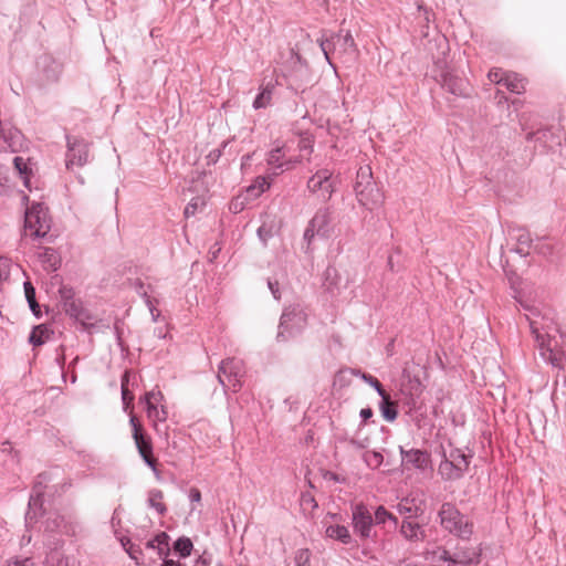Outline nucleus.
Wrapping results in <instances>:
<instances>
[{"label": "nucleus", "instance_id": "32", "mask_svg": "<svg viewBox=\"0 0 566 566\" xmlns=\"http://www.w3.org/2000/svg\"><path fill=\"white\" fill-rule=\"evenodd\" d=\"M375 521L377 524H382L389 521L394 526L397 525V518L382 506L377 507L375 511Z\"/></svg>", "mask_w": 566, "mask_h": 566}, {"label": "nucleus", "instance_id": "30", "mask_svg": "<svg viewBox=\"0 0 566 566\" xmlns=\"http://www.w3.org/2000/svg\"><path fill=\"white\" fill-rule=\"evenodd\" d=\"M175 551L179 553L181 557H187L191 554L192 542L188 537H180L175 543Z\"/></svg>", "mask_w": 566, "mask_h": 566}, {"label": "nucleus", "instance_id": "42", "mask_svg": "<svg viewBox=\"0 0 566 566\" xmlns=\"http://www.w3.org/2000/svg\"><path fill=\"white\" fill-rule=\"evenodd\" d=\"M4 566H35V564L30 558H14L8 560Z\"/></svg>", "mask_w": 566, "mask_h": 566}, {"label": "nucleus", "instance_id": "37", "mask_svg": "<svg viewBox=\"0 0 566 566\" xmlns=\"http://www.w3.org/2000/svg\"><path fill=\"white\" fill-rule=\"evenodd\" d=\"M276 222L274 219L270 220V224L264 221L263 224L259 228L258 233L262 240H266L274 230H276Z\"/></svg>", "mask_w": 566, "mask_h": 566}, {"label": "nucleus", "instance_id": "26", "mask_svg": "<svg viewBox=\"0 0 566 566\" xmlns=\"http://www.w3.org/2000/svg\"><path fill=\"white\" fill-rule=\"evenodd\" d=\"M292 566H316L308 549L302 548L295 552Z\"/></svg>", "mask_w": 566, "mask_h": 566}, {"label": "nucleus", "instance_id": "24", "mask_svg": "<svg viewBox=\"0 0 566 566\" xmlns=\"http://www.w3.org/2000/svg\"><path fill=\"white\" fill-rule=\"evenodd\" d=\"M51 332L45 325L35 326L30 335V343L34 346L44 344L50 339Z\"/></svg>", "mask_w": 566, "mask_h": 566}, {"label": "nucleus", "instance_id": "20", "mask_svg": "<svg viewBox=\"0 0 566 566\" xmlns=\"http://www.w3.org/2000/svg\"><path fill=\"white\" fill-rule=\"evenodd\" d=\"M271 186V179L268 177H258L255 181L245 190L247 196L252 200L268 190Z\"/></svg>", "mask_w": 566, "mask_h": 566}, {"label": "nucleus", "instance_id": "23", "mask_svg": "<svg viewBox=\"0 0 566 566\" xmlns=\"http://www.w3.org/2000/svg\"><path fill=\"white\" fill-rule=\"evenodd\" d=\"M503 85L511 92L521 94L525 90V84L523 78H521L517 74L506 73Z\"/></svg>", "mask_w": 566, "mask_h": 566}, {"label": "nucleus", "instance_id": "12", "mask_svg": "<svg viewBox=\"0 0 566 566\" xmlns=\"http://www.w3.org/2000/svg\"><path fill=\"white\" fill-rule=\"evenodd\" d=\"M371 515L363 505H356L353 510V525L361 537H369L371 531Z\"/></svg>", "mask_w": 566, "mask_h": 566}, {"label": "nucleus", "instance_id": "43", "mask_svg": "<svg viewBox=\"0 0 566 566\" xmlns=\"http://www.w3.org/2000/svg\"><path fill=\"white\" fill-rule=\"evenodd\" d=\"M321 48H322V50H323V52H324V55H325V57H326L327 62L333 66V64H332V62H331V57H329V54H331V51H332V49H331V42H329L328 40H326V41H322V42H321Z\"/></svg>", "mask_w": 566, "mask_h": 566}, {"label": "nucleus", "instance_id": "49", "mask_svg": "<svg viewBox=\"0 0 566 566\" xmlns=\"http://www.w3.org/2000/svg\"><path fill=\"white\" fill-rule=\"evenodd\" d=\"M2 266H3V262H2V261H0V280L2 279V275H3V269H2Z\"/></svg>", "mask_w": 566, "mask_h": 566}, {"label": "nucleus", "instance_id": "45", "mask_svg": "<svg viewBox=\"0 0 566 566\" xmlns=\"http://www.w3.org/2000/svg\"><path fill=\"white\" fill-rule=\"evenodd\" d=\"M373 416V410L370 408H364L360 410V417L364 421L368 420Z\"/></svg>", "mask_w": 566, "mask_h": 566}, {"label": "nucleus", "instance_id": "8", "mask_svg": "<svg viewBox=\"0 0 566 566\" xmlns=\"http://www.w3.org/2000/svg\"><path fill=\"white\" fill-rule=\"evenodd\" d=\"M129 423L133 429V438L135 440L136 447L138 449L139 454L146 462V464L153 469L154 472L157 473L155 467V459L151 457L153 448L148 438L145 437L142 430V424L136 418V416L130 415Z\"/></svg>", "mask_w": 566, "mask_h": 566}, {"label": "nucleus", "instance_id": "14", "mask_svg": "<svg viewBox=\"0 0 566 566\" xmlns=\"http://www.w3.org/2000/svg\"><path fill=\"white\" fill-rule=\"evenodd\" d=\"M305 324V315L302 312L291 311L282 315L281 327L286 331L301 329Z\"/></svg>", "mask_w": 566, "mask_h": 566}, {"label": "nucleus", "instance_id": "6", "mask_svg": "<svg viewBox=\"0 0 566 566\" xmlns=\"http://www.w3.org/2000/svg\"><path fill=\"white\" fill-rule=\"evenodd\" d=\"M337 178L333 171L323 168L317 170L307 182L310 192L322 201L328 200L335 191Z\"/></svg>", "mask_w": 566, "mask_h": 566}, {"label": "nucleus", "instance_id": "13", "mask_svg": "<svg viewBox=\"0 0 566 566\" xmlns=\"http://www.w3.org/2000/svg\"><path fill=\"white\" fill-rule=\"evenodd\" d=\"M402 455V464L406 467H413L420 470H424L429 465V455L420 450L405 451L400 449Z\"/></svg>", "mask_w": 566, "mask_h": 566}, {"label": "nucleus", "instance_id": "40", "mask_svg": "<svg viewBox=\"0 0 566 566\" xmlns=\"http://www.w3.org/2000/svg\"><path fill=\"white\" fill-rule=\"evenodd\" d=\"M505 75H506V73L503 72L501 69H492L489 72L488 77H489L490 82H492V83L503 84Z\"/></svg>", "mask_w": 566, "mask_h": 566}, {"label": "nucleus", "instance_id": "18", "mask_svg": "<svg viewBox=\"0 0 566 566\" xmlns=\"http://www.w3.org/2000/svg\"><path fill=\"white\" fill-rule=\"evenodd\" d=\"M439 473L447 480H455L463 475L464 472L458 471V467L451 461V459L444 452V459L439 465Z\"/></svg>", "mask_w": 566, "mask_h": 566}, {"label": "nucleus", "instance_id": "27", "mask_svg": "<svg viewBox=\"0 0 566 566\" xmlns=\"http://www.w3.org/2000/svg\"><path fill=\"white\" fill-rule=\"evenodd\" d=\"M380 397L382 398V402H381V406H380V410H381L382 417L387 421L395 420L396 417H397V410H396L395 405L390 401V398H389V396L387 394L384 395V396H380Z\"/></svg>", "mask_w": 566, "mask_h": 566}, {"label": "nucleus", "instance_id": "29", "mask_svg": "<svg viewBox=\"0 0 566 566\" xmlns=\"http://www.w3.org/2000/svg\"><path fill=\"white\" fill-rule=\"evenodd\" d=\"M427 559H430L431 562H448L449 564L464 560L460 557L452 559L448 552L442 548H438L437 551L428 553Z\"/></svg>", "mask_w": 566, "mask_h": 566}, {"label": "nucleus", "instance_id": "4", "mask_svg": "<svg viewBox=\"0 0 566 566\" xmlns=\"http://www.w3.org/2000/svg\"><path fill=\"white\" fill-rule=\"evenodd\" d=\"M311 142L308 139L302 140L300 145V156L293 157L287 156V151L284 146L277 145L269 153L268 165L274 174L290 170L311 154Z\"/></svg>", "mask_w": 566, "mask_h": 566}, {"label": "nucleus", "instance_id": "22", "mask_svg": "<svg viewBox=\"0 0 566 566\" xmlns=\"http://www.w3.org/2000/svg\"><path fill=\"white\" fill-rule=\"evenodd\" d=\"M443 86L454 95H465L467 84L462 78L455 76H447L443 80Z\"/></svg>", "mask_w": 566, "mask_h": 566}, {"label": "nucleus", "instance_id": "11", "mask_svg": "<svg viewBox=\"0 0 566 566\" xmlns=\"http://www.w3.org/2000/svg\"><path fill=\"white\" fill-rule=\"evenodd\" d=\"M88 148L85 144L74 142L69 145L66 154V168L73 170L74 168L82 167L87 163Z\"/></svg>", "mask_w": 566, "mask_h": 566}, {"label": "nucleus", "instance_id": "5", "mask_svg": "<svg viewBox=\"0 0 566 566\" xmlns=\"http://www.w3.org/2000/svg\"><path fill=\"white\" fill-rule=\"evenodd\" d=\"M139 403L145 407L147 418L157 427L159 422H165L168 418V410L164 394L158 389L147 391L139 398Z\"/></svg>", "mask_w": 566, "mask_h": 566}, {"label": "nucleus", "instance_id": "25", "mask_svg": "<svg viewBox=\"0 0 566 566\" xmlns=\"http://www.w3.org/2000/svg\"><path fill=\"white\" fill-rule=\"evenodd\" d=\"M447 455L458 467V471L465 472L469 467L468 457L459 449H451Z\"/></svg>", "mask_w": 566, "mask_h": 566}, {"label": "nucleus", "instance_id": "1", "mask_svg": "<svg viewBox=\"0 0 566 566\" xmlns=\"http://www.w3.org/2000/svg\"><path fill=\"white\" fill-rule=\"evenodd\" d=\"M528 312L526 317L533 335L535 336L541 356L554 366H560L564 359V352L560 349L559 343L549 332L556 331L553 312L548 308H541L535 305H524Z\"/></svg>", "mask_w": 566, "mask_h": 566}, {"label": "nucleus", "instance_id": "31", "mask_svg": "<svg viewBox=\"0 0 566 566\" xmlns=\"http://www.w3.org/2000/svg\"><path fill=\"white\" fill-rule=\"evenodd\" d=\"M271 102V91L268 87L262 88L253 102L255 109L266 107Z\"/></svg>", "mask_w": 566, "mask_h": 566}, {"label": "nucleus", "instance_id": "46", "mask_svg": "<svg viewBox=\"0 0 566 566\" xmlns=\"http://www.w3.org/2000/svg\"><path fill=\"white\" fill-rule=\"evenodd\" d=\"M190 499L193 502H199L201 499L200 492L198 490H192L190 493Z\"/></svg>", "mask_w": 566, "mask_h": 566}, {"label": "nucleus", "instance_id": "47", "mask_svg": "<svg viewBox=\"0 0 566 566\" xmlns=\"http://www.w3.org/2000/svg\"><path fill=\"white\" fill-rule=\"evenodd\" d=\"M303 502L311 504L313 507H316V503L312 496H304Z\"/></svg>", "mask_w": 566, "mask_h": 566}, {"label": "nucleus", "instance_id": "48", "mask_svg": "<svg viewBox=\"0 0 566 566\" xmlns=\"http://www.w3.org/2000/svg\"><path fill=\"white\" fill-rule=\"evenodd\" d=\"M161 566H179V565L176 562L171 560V559H167V560H164Z\"/></svg>", "mask_w": 566, "mask_h": 566}, {"label": "nucleus", "instance_id": "38", "mask_svg": "<svg viewBox=\"0 0 566 566\" xmlns=\"http://www.w3.org/2000/svg\"><path fill=\"white\" fill-rule=\"evenodd\" d=\"M127 381H128V374H125L123 381H122V395H123V401L125 405V409H127L129 407V405L134 398L127 388Z\"/></svg>", "mask_w": 566, "mask_h": 566}, {"label": "nucleus", "instance_id": "21", "mask_svg": "<svg viewBox=\"0 0 566 566\" xmlns=\"http://www.w3.org/2000/svg\"><path fill=\"white\" fill-rule=\"evenodd\" d=\"M168 539L169 536L165 533H158L153 539L148 541L146 546L148 548L157 551V553L163 556L167 555L169 548H168Z\"/></svg>", "mask_w": 566, "mask_h": 566}, {"label": "nucleus", "instance_id": "36", "mask_svg": "<svg viewBox=\"0 0 566 566\" xmlns=\"http://www.w3.org/2000/svg\"><path fill=\"white\" fill-rule=\"evenodd\" d=\"M365 461L370 468H378L382 463V455L376 451H368L365 454Z\"/></svg>", "mask_w": 566, "mask_h": 566}, {"label": "nucleus", "instance_id": "17", "mask_svg": "<svg viewBox=\"0 0 566 566\" xmlns=\"http://www.w3.org/2000/svg\"><path fill=\"white\" fill-rule=\"evenodd\" d=\"M328 217L326 211H318L313 219L310 221L308 227L305 230L304 237L307 240H311L315 237V234H318L327 224Z\"/></svg>", "mask_w": 566, "mask_h": 566}, {"label": "nucleus", "instance_id": "16", "mask_svg": "<svg viewBox=\"0 0 566 566\" xmlns=\"http://www.w3.org/2000/svg\"><path fill=\"white\" fill-rule=\"evenodd\" d=\"M14 169L20 175L27 188H30V178L33 175L34 164L23 157H15L13 159Z\"/></svg>", "mask_w": 566, "mask_h": 566}, {"label": "nucleus", "instance_id": "39", "mask_svg": "<svg viewBox=\"0 0 566 566\" xmlns=\"http://www.w3.org/2000/svg\"><path fill=\"white\" fill-rule=\"evenodd\" d=\"M251 200L247 193L244 195H241V196H238L230 205V209L238 213L240 212L243 208H244V205L247 203V201Z\"/></svg>", "mask_w": 566, "mask_h": 566}, {"label": "nucleus", "instance_id": "44", "mask_svg": "<svg viewBox=\"0 0 566 566\" xmlns=\"http://www.w3.org/2000/svg\"><path fill=\"white\" fill-rule=\"evenodd\" d=\"M368 382L377 390L379 396L386 395V391L382 389L380 382L376 378L369 377Z\"/></svg>", "mask_w": 566, "mask_h": 566}, {"label": "nucleus", "instance_id": "19", "mask_svg": "<svg viewBox=\"0 0 566 566\" xmlns=\"http://www.w3.org/2000/svg\"><path fill=\"white\" fill-rule=\"evenodd\" d=\"M398 511L409 517L416 516L422 512L421 502L416 497H406L398 504Z\"/></svg>", "mask_w": 566, "mask_h": 566}, {"label": "nucleus", "instance_id": "7", "mask_svg": "<svg viewBox=\"0 0 566 566\" xmlns=\"http://www.w3.org/2000/svg\"><path fill=\"white\" fill-rule=\"evenodd\" d=\"M50 229L46 210L40 205H33L25 211L24 233L30 237H44Z\"/></svg>", "mask_w": 566, "mask_h": 566}, {"label": "nucleus", "instance_id": "15", "mask_svg": "<svg viewBox=\"0 0 566 566\" xmlns=\"http://www.w3.org/2000/svg\"><path fill=\"white\" fill-rule=\"evenodd\" d=\"M333 51L339 56L346 54L348 50H355L356 44L349 32L344 35L337 34L332 38Z\"/></svg>", "mask_w": 566, "mask_h": 566}, {"label": "nucleus", "instance_id": "34", "mask_svg": "<svg viewBox=\"0 0 566 566\" xmlns=\"http://www.w3.org/2000/svg\"><path fill=\"white\" fill-rule=\"evenodd\" d=\"M24 293L29 305L34 314H38V303L35 302V291L30 282L24 283Z\"/></svg>", "mask_w": 566, "mask_h": 566}, {"label": "nucleus", "instance_id": "9", "mask_svg": "<svg viewBox=\"0 0 566 566\" xmlns=\"http://www.w3.org/2000/svg\"><path fill=\"white\" fill-rule=\"evenodd\" d=\"M342 516L337 513H327L323 520L325 536L335 541H339L344 544H348L352 539L349 530L342 525Z\"/></svg>", "mask_w": 566, "mask_h": 566}, {"label": "nucleus", "instance_id": "28", "mask_svg": "<svg viewBox=\"0 0 566 566\" xmlns=\"http://www.w3.org/2000/svg\"><path fill=\"white\" fill-rule=\"evenodd\" d=\"M401 533L409 539H419L422 534L419 525L411 521L403 522Z\"/></svg>", "mask_w": 566, "mask_h": 566}, {"label": "nucleus", "instance_id": "3", "mask_svg": "<svg viewBox=\"0 0 566 566\" xmlns=\"http://www.w3.org/2000/svg\"><path fill=\"white\" fill-rule=\"evenodd\" d=\"M441 526L460 538H469L472 534V523L460 511L446 503L439 512Z\"/></svg>", "mask_w": 566, "mask_h": 566}, {"label": "nucleus", "instance_id": "10", "mask_svg": "<svg viewBox=\"0 0 566 566\" xmlns=\"http://www.w3.org/2000/svg\"><path fill=\"white\" fill-rule=\"evenodd\" d=\"M219 379L221 382L224 379L237 391L240 388V379L243 375V364L235 358H228L223 360L219 369Z\"/></svg>", "mask_w": 566, "mask_h": 566}, {"label": "nucleus", "instance_id": "2", "mask_svg": "<svg viewBox=\"0 0 566 566\" xmlns=\"http://www.w3.org/2000/svg\"><path fill=\"white\" fill-rule=\"evenodd\" d=\"M355 193L360 205L373 209L382 202V193L373 178L369 166H361L356 176Z\"/></svg>", "mask_w": 566, "mask_h": 566}, {"label": "nucleus", "instance_id": "35", "mask_svg": "<svg viewBox=\"0 0 566 566\" xmlns=\"http://www.w3.org/2000/svg\"><path fill=\"white\" fill-rule=\"evenodd\" d=\"M205 206L203 198L197 197L193 198L185 208V214L187 217L196 214V212Z\"/></svg>", "mask_w": 566, "mask_h": 566}, {"label": "nucleus", "instance_id": "33", "mask_svg": "<svg viewBox=\"0 0 566 566\" xmlns=\"http://www.w3.org/2000/svg\"><path fill=\"white\" fill-rule=\"evenodd\" d=\"M161 500H163V492L161 491H153L150 493L149 503L159 514H163L166 511V506L161 502Z\"/></svg>", "mask_w": 566, "mask_h": 566}, {"label": "nucleus", "instance_id": "41", "mask_svg": "<svg viewBox=\"0 0 566 566\" xmlns=\"http://www.w3.org/2000/svg\"><path fill=\"white\" fill-rule=\"evenodd\" d=\"M122 545L125 551L129 554V556L135 559L139 564V551L134 549V546L130 544L129 539H122Z\"/></svg>", "mask_w": 566, "mask_h": 566}]
</instances>
